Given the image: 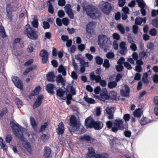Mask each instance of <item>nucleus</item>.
Wrapping results in <instances>:
<instances>
[{"label": "nucleus", "instance_id": "obj_59", "mask_svg": "<svg viewBox=\"0 0 158 158\" xmlns=\"http://www.w3.org/2000/svg\"><path fill=\"white\" fill-rule=\"evenodd\" d=\"M141 75L139 73H136L135 75L134 78L135 80L139 81L141 79Z\"/></svg>", "mask_w": 158, "mask_h": 158}, {"label": "nucleus", "instance_id": "obj_23", "mask_svg": "<svg viewBox=\"0 0 158 158\" xmlns=\"http://www.w3.org/2000/svg\"><path fill=\"white\" fill-rule=\"evenodd\" d=\"M46 78L47 80L49 82H54L55 80L54 78L55 77L53 72H49L46 74Z\"/></svg>", "mask_w": 158, "mask_h": 158}, {"label": "nucleus", "instance_id": "obj_9", "mask_svg": "<svg viewBox=\"0 0 158 158\" xmlns=\"http://www.w3.org/2000/svg\"><path fill=\"white\" fill-rule=\"evenodd\" d=\"M103 123L101 121H95L92 120L89 123V127L90 128H94L95 130H99L101 129L103 127Z\"/></svg>", "mask_w": 158, "mask_h": 158}, {"label": "nucleus", "instance_id": "obj_32", "mask_svg": "<svg viewBox=\"0 0 158 158\" xmlns=\"http://www.w3.org/2000/svg\"><path fill=\"white\" fill-rule=\"evenodd\" d=\"M15 101L19 108H20L23 105V102L22 100L18 98H16L15 99Z\"/></svg>", "mask_w": 158, "mask_h": 158}, {"label": "nucleus", "instance_id": "obj_15", "mask_svg": "<svg viewBox=\"0 0 158 158\" xmlns=\"http://www.w3.org/2000/svg\"><path fill=\"white\" fill-rule=\"evenodd\" d=\"M125 89H121L120 92L122 96L126 97L129 96L130 89L128 85H124Z\"/></svg>", "mask_w": 158, "mask_h": 158}, {"label": "nucleus", "instance_id": "obj_8", "mask_svg": "<svg viewBox=\"0 0 158 158\" xmlns=\"http://www.w3.org/2000/svg\"><path fill=\"white\" fill-rule=\"evenodd\" d=\"M99 8L103 13L106 15L110 13L112 7L111 5L107 2L102 1L99 3Z\"/></svg>", "mask_w": 158, "mask_h": 158}, {"label": "nucleus", "instance_id": "obj_61", "mask_svg": "<svg viewBox=\"0 0 158 158\" xmlns=\"http://www.w3.org/2000/svg\"><path fill=\"white\" fill-rule=\"evenodd\" d=\"M62 22L65 26H67L69 23V20L67 18H63L62 19Z\"/></svg>", "mask_w": 158, "mask_h": 158}, {"label": "nucleus", "instance_id": "obj_42", "mask_svg": "<svg viewBox=\"0 0 158 158\" xmlns=\"http://www.w3.org/2000/svg\"><path fill=\"white\" fill-rule=\"evenodd\" d=\"M152 24L153 26L158 28V19L155 18L153 19L152 21Z\"/></svg>", "mask_w": 158, "mask_h": 158}, {"label": "nucleus", "instance_id": "obj_22", "mask_svg": "<svg viewBox=\"0 0 158 158\" xmlns=\"http://www.w3.org/2000/svg\"><path fill=\"white\" fill-rule=\"evenodd\" d=\"M115 107H107L106 109V111L107 114H108V118L109 119H111L113 118V114H112V110Z\"/></svg>", "mask_w": 158, "mask_h": 158}, {"label": "nucleus", "instance_id": "obj_24", "mask_svg": "<svg viewBox=\"0 0 158 158\" xmlns=\"http://www.w3.org/2000/svg\"><path fill=\"white\" fill-rule=\"evenodd\" d=\"M51 148L48 147H46L44 150V157L48 158L51 153Z\"/></svg>", "mask_w": 158, "mask_h": 158}, {"label": "nucleus", "instance_id": "obj_16", "mask_svg": "<svg viewBox=\"0 0 158 158\" xmlns=\"http://www.w3.org/2000/svg\"><path fill=\"white\" fill-rule=\"evenodd\" d=\"M43 98V96L42 94L39 95L38 96L37 99L34 103L33 107L37 108L41 104Z\"/></svg>", "mask_w": 158, "mask_h": 158}, {"label": "nucleus", "instance_id": "obj_11", "mask_svg": "<svg viewBox=\"0 0 158 158\" xmlns=\"http://www.w3.org/2000/svg\"><path fill=\"white\" fill-rule=\"evenodd\" d=\"M12 81L16 87L21 90H23V83L18 77L16 76L13 77Z\"/></svg>", "mask_w": 158, "mask_h": 158}, {"label": "nucleus", "instance_id": "obj_37", "mask_svg": "<svg viewBox=\"0 0 158 158\" xmlns=\"http://www.w3.org/2000/svg\"><path fill=\"white\" fill-rule=\"evenodd\" d=\"M30 121L32 127L35 128L37 127L36 123L35 121L34 118L32 117H30Z\"/></svg>", "mask_w": 158, "mask_h": 158}, {"label": "nucleus", "instance_id": "obj_62", "mask_svg": "<svg viewBox=\"0 0 158 158\" xmlns=\"http://www.w3.org/2000/svg\"><path fill=\"white\" fill-rule=\"evenodd\" d=\"M113 47L115 50H117L118 48V44L117 40H114L113 43Z\"/></svg>", "mask_w": 158, "mask_h": 158}, {"label": "nucleus", "instance_id": "obj_13", "mask_svg": "<svg viewBox=\"0 0 158 158\" xmlns=\"http://www.w3.org/2000/svg\"><path fill=\"white\" fill-rule=\"evenodd\" d=\"M71 7V6L69 4H67L65 6L64 8L65 12L69 18L71 19H73L74 18V15L72 12Z\"/></svg>", "mask_w": 158, "mask_h": 158}, {"label": "nucleus", "instance_id": "obj_1", "mask_svg": "<svg viewBox=\"0 0 158 158\" xmlns=\"http://www.w3.org/2000/svg\"><path fill=\"white\" fill-rule=\"evenodd\" d=\"M11 127L13 130V134L19 139L23 144V147L25 148L27 151L30 154L32 153L31 145L27 141L24 143L25 138L23 136V131L25 128L19 125L18 124H15L13 121L10 122Z\"/></svg>", "mask_w": 158, "mask_h": 158}, {"label": "nucleus", "instance_id": "obj_44", "mask_svg": "<svg viewBox=\"0 0 158 158\" xmlns=\"http://www.w3.org/2000/svg\"><path fill=\"white\" fill-rule=\"evenodd\" d=\"M48 11L51 14H53L54 12L53 6L51 2H49L48 4Z\"/></svg>", "mask_w": 158, "mask_h": 158}, {"label": "nucleus", "instance_id": "obj_39", "mask_svg": "<svg viewBox=\"0 0 158 158\" xmlns=\"http://www.w3.org/2000/svg\"><path fill=\"white\" fill-rule=\"evenodd\" d=\"M118 29L120 31V32L123 34L125 33V29L123 27L121 24L118 25L117 26Z\"/></svg>", "mask_w": 158, "mask_h": 158}, {"label": "nucleus", "instance_id": "obj_6", "mask_svg": "<svg viewBox=\"0 0 158 158\" xmlns=\"http://www.w3.org/2000/svg\"><path fill=\"white\" fill-rule=\"evenodd\" d=\"M69 124L70 127H69V130L71 132L78 131L80 125L77 121L76 117L73 115L71 116L70 118Z\"/></svg>", "mask_w": 158, "mask_h": 158}, {"label": "nucleus", "instance_id": "obj_45", "mask_svg": "<svg viewBox=\"0 0 158 158\" xmlns=\"http://www.w3.org/2000/svg\"><path fill=\"white\" fill-rule=\"evenodd\" d=\"M142 18L137 17L135 20V23L137 25H140L142 23Z\"/></svg>", "mask_w": 158, "mask_h": 158}, {"label": "nucleus", "instance_id": "obj_64", "mask_svg": "<svg viewBox=\"0 0 158 158\" xmlns=\"http://www.w3.org/2000/svg\"><path fill=\"white\" fill-rule=\"evenodd\" d=\"M65 0H59L58 1V5L61 6H64L65 4Z\"/></svg>", "mask_w": 158, "mask_h": 158}, {"label": "nucleus", "instance_id": "obj_28", "mask_svg": "<svg viewBox=\"0 0 158 158\" xmlns=\"http://www.w3.org/2000/svg\"><path fill=\"white\" fill-rule=\"evenodd\" d=\"M58 71L60 73H62L63 76L66 75V73L65 69L62 65H60L58 69Z\"/></svg>", "mask_w": 158, "mask_h": 158}, {"label": "nucleus", "instance_id": "obj_5", "mask_svg": "<svg viewBox=\"0 0 158 158\" xmlns=\"http://www.w3.org/2000/svg\"><path fill=\"white\" fill-rule=\"evenodd\" d=\"M123 122L122 119L118 118L115 120L114 123V126L111 129V131L114 132L116 133L118 130L122 131L124 129L127 130V125H125L123 124Z\"/></svg>", "mask_w": 158, "mask_h": 158}, {"label": "nucleus", "instance_id": "obj_40", "mask_svg": "<svg viewBox=\"0 0 158 158\" xmlns=\"http://www.w3.org/2000/svg\"><path fill=\"white\" fill-rule=\"evenodd\" d=\"M39 55L41 57L48 56V53L46 50L44 49L40 51Z\"/></svg>", "mask_w": 158, "mask_h": 158}, {"label": "nucleus", "instance_id": "obj_4", "mask_svg": "<svg viewBox=\"0 0 158 158\" xmlns=\"http://www.w3.org/2000/svg\"><path fill=\"white\" fill-rule=\"evenodd\" d=\"M24 34L30 39L35 40L38 38L37 32L31 27L28 24L25 25L23 31Z\"/></svg>", "mask_w": 158, "mask_h": 158}, {"label": "nucleus", "instance_id": "obj_54", "mask_svg": "<svg viewBox=\"0 0 158 158\" xmlns=\"http://www.w3.org/2000/svg\"><path fill=\"white\" fill-rule=\"evenodd\" d=\"M124 67L128 70H131L132 68L131 65L128 62H124Z\"/></svg>", "mask_w": 158, "mask_h": 158}, {"label": "nucleus", "instance_id": "obj_25", "mask_svg": "<svg viewBox=\"0 0 158 158\" xmlns=\"http://www.w3.org/2000/svg\"><path fill=\"white\" fill-rule=\"evenodd\" d=\"M108 99L112 100H116L117 98V94L113 91H110L109 94Z\"/></svg>", "mask_w": 158, "mask_h": 158}, {"label": "nucleus", "instance_id": "obj_52", "mask_svg": "<svg viewBox=\"0 0 158 158\" xmlns=\"http://www.w3.org/2000/svg\"><path fill=\"white\" fill-rule=\"evenodd\" d=\"M6 12H12L13 9L11 6V5L9 3L6 4Z\"/></svg>", "mask_w": 158, "mask_h": 158}, {"label": "nucleus", "instance_id": "obj_51", "mask_svg": "<svg viewBox=\"0 0 158 158\" xmlns=\"http://www.w3.org/2000/svg\"><path fill=\"white\" fill-rule=\"evenodd\" d=\"M50 25L49 23L46 21H44L43 22V27L44 29H46L50 28Z\"/></svg>", "mask_w": 158, "mask_h": 158}, {"label": "nucleus", "instance_id": "obj_35", "mask_svg": "<svg viewBox=\"0 0 158 158\" xmlns=\"http://www.w3.org/2000/svg\"><path fill=\"white\" fill-rule=\"evenodd\" d=\"M95 60L97 64L98 65H101L103 63V59L99 56H97L95 58Z\"/></svg>", "mask_w": 158, "mask_h": 158}, {"label": "nucleus", "instance_id": "obj_60", "mask_svg": "<svg viewBox=\"0 0 158 158\" xmlns=\"http://www.w3.org/2000/svg\"><path fill=\"white\" fill-rule=\"evenodd\" d=\"M133 32L135 34H136L138 32V27L137 25H134L133 26Z\"/></svg>", "mask_w": 158, "mask_h": 158}, {"label": "nucleus", "instance_id": "obj_34", "mask_svg": "<svg viewBox=\"0 0 158 158\" xmlns=\"http://www.w3.org/2000/svg\"><path fill=\"white\" fill-rule=\"evenodd\" d=\"M117 85V83L115 81H111L109 82L108 84V87L110 89H112L115 88Z\"/></svg>", "mask_w": 158, "mask_h": 158}, {"label": "nucleus", "instance_id": "obj_46", "mask_svg": "<svg viewBox=\"0 0 158 158\" xmlns=\"http://www.w3.org/2000/svg\"><path fill=\"white\" fill-rule=\"evenodd\" d=\"M106 57L109 59H111L114 58V54L112 52H108L106 55Z\"/></svg>", "mask_w": 158, "mask_h": 158}, {"label": "nucleus", "instance_id": "obj_49", "mask_svg": "<svg viewBox=\"0 0 158 158\" xmlns=\"http://www.w3.org/2000/svg\"><path fill=\"white\" fill-rule=\"evenodd\" d=\"M117 71L118 72H121L123 69V67L122 65L118 64L115 67Z\"/></svg>", "mask_w": 158, "mask_h": 158}, {"label": "nucleus", "instance_id": "obj_20", "mask_svg": "<svg viewBox=\"0 0 158 158\" xmlns=\"http://www.w3.org/2000/svg\"><path fill=\"white\" fill-rule=\"evenodd\" d=\"M41 89V87L40 86H38L35 87V89L32 91L31 94L29 95V98L30 99H31L32 96L38 95L39 94Z\"/></svg>", "mask_w": 158, "mask_h": 158}, {"label": "nucleus", "instance_id": "obj_57", "mask_svg": "<svg viewBox=\"0 0 158 158\" xmlns=\"http://www.w3.org/2000/svg\"><path fill=\"white\" fill-rule=\"evenodd\" d=\"M12 137L10 135H7L5 138V140L7 143H9L11 141Z\"/></svg>", "mask_w": 158, "mask_h": 158}, {"label": "nucleus", "instance_id": "obj_27", "mask_svg": "<svg viewBox=\"0 0 158 158\" xmlns=\"http://www.w3.org/2000/svg\"><path fill=\"white\" fill-rule=\"evenodd\" d=\"M36 67V66L35 65H32L26 69L25 71L23 73V75H27L29 72L35 69Z\"/></svg>", "mask_w": 158, "mask_h": 158}, {"label": "nucleus", "instance_id": "obj_43", "mask_svg": "<svg viewBox=\"0 0 158 158\" xmlns=\"http://www.w3.org/2000/svg\"><path fill=\"white\" fill-rule=\"evenodd\" d=\"M64 80L62 76L60 74L58 75L56 78V81L58 83H62L63 81Z\"/></svg>", "mask_w": 158, "mask_h": 158}, {"label": "nucleus", "instance_id": "obj_63", "mask_svg": "<svg viewBox=\"0 0 158 158\" xmlns=\"http://www.w3.org/2000/svg\"><path fill=\"white\" fill-rule=\"evenodd\" d=\"M118 6L120 7H123L125 4L126 0H118Z\"/></svg>", "mask_w": 158, "mask_h": 158}, {"label": "nucleus", "instance_id": "obj_48", "mask_svg": "<svg viewBox=\"0 0 158 158\" xmlns=\"http://www.w3.org/2000/svg\"><path fill=\"white\" fill-rule=\"evenodd\" d=\"M149 33L152 36H155L156 34V29L154 28L151 29L149 31Z\"/></svg>", "mask_w": 158, "mask_h": 158}, {"label": "nucleus", "instance_id": "obj_2", "mask_svg": "<svg viewBox=\"0 0 158 158\" xmlns=\"http://www.w3.org/2000/svg\"><path fill=\"white\" fill-rule=\"evenodd\" d=\"M98 42L100 48H103L105 52L107 51L111 44L110 38L104 35H98Z\"/></svg>", "mask_w": 158, "mask_h": 158}, {"label": "nucleus", "instance_id": "obj_55", "mask_svg": "<svg viewBox=\"0 0 158 158\" xmlns=\"http://www.w3.org/2000/svg\"><path fill=\"white\" fill-rule=\"evenodd\" d=\"M80 64L81 66L83 67H88L89 64L88 62H85V61L84 59L81 61Z\"/></svg>", "mask_w": 158, "mask_h": 158}, {"label": "nucleus", "instance_id": "obj_18", "mask_svg": "<svg viewBox=\"0 0 158 158\" xmlns=\"http://www.w3.org/2000/svg\"><path fill=\"white\" fill-rule=\"evenodd\" d=\"M66 90L67 92L70 93L73 95L76 94V89L71 84H69L67 86Z\"/></svg>", "mask_w": 158, "mask_h": 158}, {"label": "nucleus", "instance_id": "obj_38", "mask_svg": "<svg viewBox=\"0 0 158 158\" xmlns=\"http://www.w3.org/2000/svg\"><path fill=\"white\" fill-rule=\"evenodd\" d=\"M103 66L106 69H108L110 66V64L108 60L106 59L104 60V63L103 64Z\"/></svg>", "mask_w": 158, "mask_h": 158}, {"label": "nucleus", "instance_id": "obj_36", "mask_svg": "<svg viewBox=\"0 0 158 158\" xmlns=\"http://www.w3.org/2000/svg\"><path fill=\"white\" fill-rule=\"evenodd\" d=\"M133 115L135 117H140L141 116V113L140 109L135 110L133 112Z\"/></svg>", "mask_w": 158, "mask_h": 158}, {"label": "nucleus", "instance_id": "obj_29", "mask_svg": "<svg viewBox=\"0 0 158 158\" xmlns=\"http://www.w3.org/2000/svg\"><path fill=\"white\" fill-rule=\"evenodd\" d=\"M65 93V91L63 90L62 89L59 88L56 90V95L61 98L63 96Z\"/></svg>", "mask_w": 158, "mask_h": 158}, {"label": "nucleus", "instance_id": "obj_12", "mask_svg": "<svg viewBox=\"0 0 158 158\" xmlns=\"http://www.w3.org/2000/svg\"><path fill=\"white\" fill-rule=\"evenodd\" d=\"M108 95L107 90L106 89H103L100 92L99 99L102 101H104L108 99Z\"/></svg>", "mask_w": 158, "mask_h": 158}, {"label": "nucleus", "instance_id": "obj_26", "mask_svg": "<svg viewBox=\"0 0 158 158\" xmlns=\"http://www.w3.org/2000/svg\"><path fill=\"white\" fill-rule=\"evenodd\" d=\"M0 35L3 39L6 37L4 28L2 25L0 26Z\"/></svg>", "mask_w": 158, "mask_h": 158}, {"label": "nucleus", "instance_id": "obj_50", "mask_svg": "<svg viewBox=\"0 0 158 158\" xmlns=\"http://www.w3.org/2000/svg\"><path fill=\"white\" fill-rule=\"evenodd\" d=\"M90 119V117H88L85 120V125L87 128H90L89 127V121Z\"/></svg>", "mask_w": 158, "mask_h": 158}, {"label": "nucleus", "instance_id": "obj_56", "mask_svg": "<svg viewBox=\"0 0 158 158\" xmlns=\"http://www.w3.org/2000/svg\"><path fill=\"white\" fill-rule=\"evenodd\" d=\"M124 134L125 137H126L129 138L131 136V132L130 131L127 130L124 131Z\"/></svg>", "mask_w": 158, "mask_h": 158}, {"label": "nucleus", "instance_id": "obj_53", "mask_svg": "<svg viewBox=\"0 0 158 158\" xmlns=\"http://www.w3.org/2000/svg\"><path fill=\"white\" fill-rule=\"evenodd\" d=\"M58 16L59 18H62L64 16L65 13L62 10H60L58 12Z\"/></svg>", "mask_w": 158, "mask_h": 158}, {"label": "nucleus", "instance_id": "obj_14", "mask_svg": "<svg viewBox=\"0 0 158 158\" xmlns=\"http://www.w3.org/2000/svg\"><path fill=\"white\" fill-rule=\"evenodd\" d=\"M96 23L93 22H91L86 25V30L89 34V38L91 36V30L95 27Z\"/></svg>", "mask_w": 158, "mask_h": 158}, {"label": "nucleus", "instance_id": "obj_21", "mask_svg": "<svg viewBox=\"0 0 158 158\" xmlns=\"http://www.w3.org/2000/svg\"><path fill=\"white\" fill-rule=\"evenodd\" d=\"M55 88L54 85L51 83L47 84L46 86V90L49 93L52 94H53L54 93L53 90Z\"/></svg>", "mask_w": 158, "mask_h": 158}, {"label": "nucleus", "instance_id": "obj_10", "mask_svg": "<svg viewBox=\"0 0 158 158\" xmlns=\"http://www.w3.org/2000/svg\"><path fill=\"white\" fill-rule=\"evenodd\" d=\"M12 81L16 87L21 90H23V83L18 77L16 76L13 77Z\"/></svg>", "mask_w": 158, "mask_h": 158}, {"label": "nucleus", "instance_id": "obj_31", "mask_svg": "<svg viewBox=\"0 0 158 158\" xmlns=\"http://www.w3.org/2000/svg\"><path fill=\"white\" fill-rule=\"evenodd\" d=\"M150 122L148 118L143 117L141 119L140 122L142 125H144L150 123Z\"/></svg>", "mask_w": 158, "mask_h": 158}, {"label": "nucleus", "instance_id": "obj_3", "mask_svg": "<svg viewBox=\"0 0 158 158\" xmlns=\"http://www.w3.org/2000/svg\"><path fill=\"white\" fill-rule=\"evenodd\" d=\"M86 11L87 15L93 19L99 18L101 16L99 11L94 6L88 5L87 6Z\"/></svg>", "mask_w": 158, "mask_h": 158}, {"label": "nucleus", "instance_id": "obj_41", "mask_svg": "<svg viewBox=\"0 0 158 158\" xmlns=\"http://www.w3.org/2000/svg\"><path fill=\"white\" fill-rule=\"evenodd\" d=\"M80 139L82 140H85L86 141H89L91 139V137L88 135H85L81 137Z\"/></svg>", "mask_w": 158, "mask_h": 158}, {"label": "nucleus", "instance_id": "obj_58", "mask_svg": "<svg viewBox=\"0 0 158 158\" xmlns=\"http://www.w3.org/2000/svg\"><path fill=\"white\" fill-rule=\"evenodd\" d=\"M147 55V53L146 52L143 51L140 52L139 54V58L141 60H142Z\"/></svg>", "mask_w": 158, "mask_h": 158}, {"label": "nucleus", "instance_id": "obj_7", "mask_svg": "<svg viewBox=\"0 0 158 158\" xmlns=\"http://www.w3.org/2000/svg\"><path fill=\"white\" fill-rule=\"evenodd\" d=\"M88 151L86 155V158H108V154L105 153L95 155L94 149L92 147L88 148Z\"/></svg>", "mask_w": 158, "mask_h": 158}, {"label": "nucleus", "instance_id": "obj_19", "mask_svg": "<svg viewBox=\"0 0 158 158\" xmlns=\"http://www.w3.org/2000/svg\"><path fill=\"white\" fill-rule=\"evenodd\" d=\"M64 127L62 122L60 123L58 125V127L56 130V131L59 135H61L64 133Z\"/></svg>", "mask_w": 158, "mask_h": 158}, {"label": "nucleus", "instance_id": "obj_17", "mask_svg": "<svg viewBox=\"0 0 158 158\" xmlns=\"http://www.w3.org/2000/svg\"><path fill=\"white\" fill-rule=\"evenodd\" d=\"M90 79L92 81L95 80L96 83L100 82L101 81V77L100 75H95L94 72H91L90 74Z\"/></svg>", "mask_w": 158, "mask_h": 158}, {"label": "nucleus", "instance_id": "obj_47", "mask_svg": "<svg viewBox=\"0 0 158 158\" xmlns=\"http://www.w3.org/2000/svg\"><path fill=\"white\" fill-rule=\"evenodd\" d=\"M138 3V5L141 8H144L146 4L143 1V0H141L137 2Z\"/></svg>", "mask_w": 158, "mask_h": 158}, {"label": "nucleus", "instance_id": "obj_30", "mask_svg": "<svg viewBox=\"0 0 158 158\" xmlns=\"http://www.w3.org/2000/svg\"><path fill=\"white\" fill-rule=\"evenodd\" d=\"M84 99L85 101L89 103L92 104L95 103V102L94 99L88 97L86 95L84 96Z\"/></svg>", "mask_w": 158, "mask_h": 158}, {"label": "nucleus", "instance_id": "obj_33", "mask_svg": "<svg viewBox=\"0 0 158 158\" xmlns=\"http://www.w3.org/2000/svg\"><path fill=\"white\" fill-rule=\"evenodd\" d=\"M31 25L34 28H37L38 27V21L36 18L34 17L33 20L31 22Z\"/></svg>", "mask_w": 158, "mask_h": 158}]
</instances>
